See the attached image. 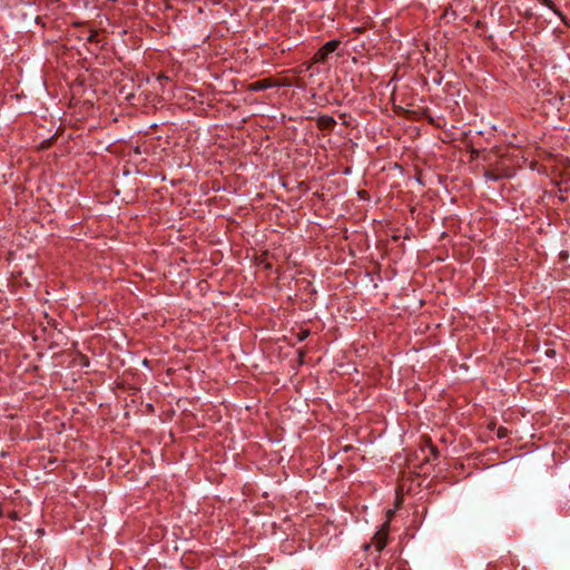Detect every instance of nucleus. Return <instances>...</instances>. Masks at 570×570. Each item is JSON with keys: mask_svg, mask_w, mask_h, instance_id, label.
I'll return each mask as SVG.
<instances>
[{"mask_svg": "<svg viewBox=\"0 0 570 570\" xmlns=\"http://www.w3.org/2000/svg\"><path fill=\"white\" fill-rule=\"evenodd\" d=\"M372 544L375 546L377 551H382L386 544V533L377 532Z\"/></svg>", "mask_w": 570, "mask_h": 570, "instance_id": "nucleus-2", "label": "nucleus"}, {"mask_svg": "<svg viewBox=\"0 0 570 570\" xmlns=\"http://www.w3.org/2000/svg\"><path fill=\"white\" fill-rule=\"evenodd\" d=\"M340 40H330L327 41L322 48L318 49V51L315 53L314 56V61L315 62H325L328 55H331L332 52H334L338 46H340Z\"/></svg>", "mask_w": 570, "mask_h": 570, "instance_id": "nucleus-1", "label": "nucleus"}, {"mask_svg": "<svg viewBox=\"0 0 570 570\" xmlns=\"http://www.w3.org/2000/svg\"><path fill=\"white\" fill-rule=\"evenodd\" d=\"M268 87H269V85L266 83L265 81H256L255 83H253L254 90H264V89H267Z\"/></svg>", "mask_w": 570, "mask_h": 570, "instance_id": "nucleus-4", "label": "nucleus"}, {"mask_svg": "<svg viewBox=\"0 0 570 570\" xmlns=\"http://www.w3.org/2000/svg\"><path fill=\"white\" fill-rule=\"evenodd\" d=\"M97 38H98V33H97V31H94V30H88V31H87L86 40H87L88 42H96V41H98V39H97Z\"/></svg>", "mask_w": 570, "mask_h": 570, "instance_id": "nucleus-3", "label": "nucleus"}, {"mask_svg": "<svg viewBox=\"0 0 570 570\" xmlns=\"http://www.w3.org/2000/svg\"><path fill=\"white\" fill-rule=\"evenodd\" d=\"M484 177L487 180H492V181H497L499 179V176L492 171H485Z\"/></svg>", "mask_w": 570, "mask_h": 570, "instance_id": "nucleus-5", "label": "nucleus"}, {"mask_svg": "<svg viewBox=\"0 0 570 570\" xmlns=\"http://www.w3.org/2000/svg\"><path fill=\"white\" fill-rule=\"evenodd\" d=\"M430 451H431V453H432V455H433L434 458H436V456H438V453H439V452H438V450H436V448H435V446H430Z\"/></svg>", "mask_w": 570, "mask_h": 570, "instance_id": "nucleus-6", "label": "nucleus"}]
</instances>
